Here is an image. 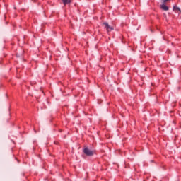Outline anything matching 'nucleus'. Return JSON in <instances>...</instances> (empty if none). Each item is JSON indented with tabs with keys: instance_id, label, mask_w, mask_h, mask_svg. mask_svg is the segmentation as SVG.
Segmentation results:
<instances>
[{
	"instance_id": "f257e3e1",
	"label": "nucleus",
	"mask_w": 181,
	"mask_h": 181,
	"mask_svg": "<svg viewBox=\"0 0 181 181\" xmlns=\"http://www.w3.org/2000/svg\"><path fill=\"white\" fill-rule=\"evenodd\" d=\"M83 152L87 156H93L94 155V152L87 147H86L83 150Z\"/></svg>"
},
{
	"instance_id": "f03ea898",
	"label": "nucleus",
	"mask_w": 181,
	"mask_h": 181,
	"mask_svg": "<svg viewBox=\"0 0 181 181\" xmlns=\"http://www.w3.org/2000/svg\"><path fill=\"white\" fill-rule=\"evenodd\" d=\"M103 25H105V29L107 30V32H111L112 30H114V28L108 25V23H103Z\"/></svg>"
},
{
	"instance_id": "7ed1b4c3",
	"label": "nucleus",
	"mask_w": 181,
	"mask_h": 181,
	"mask_svg": "<svg viewBox=\"0 0 181 181\" xmlns=\"http://www.w3.org/2000/svg\"><path fill=\"white\" fill-rule=\"evenodd\" d=\"M173 11H174V12H177V13H180V12H181L180 8L179 7H177V6H173Z\"/></svg>"
},
{
	"instance_id": "20e7f679",
	"label": "nucleus",
	"mask_w": 181,
	"mask_h": 181,
	"mask_svg": "<svg viewBox=\"0 0 181 181\" xmlns=\"http://www.w3.org/2000/svg\"><path fill=\"white\" fill-rule=\"evenodd\" d=\"M161 9H163V11H169V7H168L166 5L163 4L161 6Z\"/></svg>"
},
{
	"instance_id": "39448f33",
	"label": "nucleus",
	"mask_w": 181,
	"mask_h": 181,
	"mask_svg": "<svg viewBox=\"0 0 181 181\" xmlns=\"http://www.w3.org/2000/svg\"><path fill=\"white\" fill-rule=\"evenodd\" d=\"M64 5H67V4H70L71 2V0H62Z\"/></svg>"
},
{
	"instance_id": "423d86ee",
	"label": "nucleus",
	"mask_w": 181,
	"mask_h": 181,
	"mask_svg": "<svg viewBox=\"0 0 181 181\" xmlns=\"http://www.w3.org/2000/svg\"><path fill=\"white\" fill-rule=\"evenodd\" d=\"M169 0H163V2H168Z\"/></svg>"
}]
</instances>
